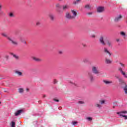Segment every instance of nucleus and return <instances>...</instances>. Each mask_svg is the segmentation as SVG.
Returning <instances> with one entry per match:
<instances>
[{"label": "nucleus", "mask_w": 127, "mask_h": 127, "mask_svg": "<svg viewBox=\"0 0 127 127\" xmlns=\"http://www.w3.org/2000/svg\"><path fill=\"white\" fill-rule=\"evenodd\" d=\"M100 103H101V104H105V100H101V101H100Z\"/></svg>", "instance_id": "35"}, {"label": "nucleus", "mask_w": 127, "mask_h": 127, "mask_svg": "<svg viewBox=\"0 0 127 127\" xmlns=\"http://www.w3.org/2000/svg\"><path fill=\"white\" fill-rule=\"evenodd\" d=\"M119 71H120L121 72V73L122 75H123L124 78H125V79H127V73H126V72H125L123 71V69H122V68H119Z\"/></svg>", "instance_id": "5"}, {"label": "nucleus", "mask_w": 127, "mask_h": 127, "mask_svg": "<svg viewBox=\"0 0 127 127\" xmlns=\"http://www.w3.org/2000/svg\"><path fill=\"white\" fill-rule=\"evenodd\" d=\"M8 40H9V41H11V43H12L13 45H15L16 46L18 45L17 41H14L10 37H8Z\"/></svg>", "instance_id": "3"}, {"label": "nucleus", "mask_w": 127, "mask_h": 127, "mask_svg": "<svg viewBox=\"0 0 127 127\" xmlns=\"http://www.w3.org/2000/svg\"><path fill=\"white\" fill-rule=\"evenodd\" d=\"M10 54L11 55H12V56H13V57H14V58H15L16 59H18V56H17V55H15L13 54V53H10Z\"/></svg>", "instance_id": "19"}, {"label": "nucleus", "mask_w": 127, "mask_h": 127, "mask_svg": "<svg viewBox=\"0 0 127 127\" xmlns=\"http://www.w3.org/2000/svg\"><path fill=\"white\" fill-rule=\"evenodd\" d=\"M1 35H2V36H3L4 37H6L7 39H8V37H10L7 36V34H6V33H2Z\"/></svg>", "instance_id": "20"}, {"label": "nucleus", "mask_w": 127, "mask_h": 127, "mask_svg": "<svg viewBox=\"0 0 127 127\" xmlns=\"http://www.w3.org/2000/svg\"><path fill=\"white\" fill-rule=\"evenodd\" d=\"M18 91L20 94H22V93H23V92H24V89H23V88H19L18 89Z\"/></svg>", "instance_id": "13"}, {"label": "nucleus", "mask_w": 127, "mask_h": 127, "mask_svg": "<svg viewBox=\"0 0 127 127\" xmlns=\"http://www.w3.org/2000/svg\"><path fill=\"white\" fill-rule=\"evenodd\" d=\"M58 0L61 1V0Z\"/></svg>", "instance_id": "49"}, {"label": "nucleus", "mask_w": 127, "mask_h": 127, "mask_svg": "<svg viewBox=\"0 0 127 127\" xmlns=\"http://www.w3.org/2000/svg\"><path fill=\"white\" fill-rule=\"evenodd\" d=\"M104 52L106 53H108V54H109V56H111V53H110V52L108 50V49L106 48H104Z\"/></svg>", "instance_id": "18"}, {"label": "nucleus", "mask_w": 127, "mask_h": 127, "mask_svg": "<svg viewBox=\"0 0 127 127\" xmlns=\"http://www.w3.org/2000/svg\"><path fill=\"white\" fill-rule=\"evenodd\" d=\"M120 34H121V35H122V36H125L126 35V34H125V32H121L120 33Z\"/></svg>", "instance_id": "29"}, {"label": "nucleus", "mask_w": 127, "mask_h": 127, "mask_svg": "<svg viewBox=\"0 0 127 127\" xmlns=\"http://www.w3.org/2000/svg\"><path fill=\"white\" fill-rule=\"evenodd\" d=\"M23 43H25V44L26 43V42L25 41H23Z\"/></svg>", "instance_id": "45"}, {"label": "nucleus", "mask_w": 127, "mask_h": 127, "mask_svg": "<svg viewBox=\"0 0 127 127\" xmlns=\"http://www.w3.org/2000/svg\"><path fill=\"white\" fill-rule=\"evenodd\" d=\"M78 103H79V104H84V101H79V102H78Z\"/></svg>", "instance_id": "34"}, {"label": "nucleus", "mask_w": 127, "mask_h": 127, "mask_svg": "<svg viewBox=\"0 0 127 127\" xmlns=\"http://www.w3.org/2000/svg\"><path fill=\"white\" fill-rule=\"evenodd\" d=\"M107 44L109 46H111V45H112V42L111 41H107Z\"/></svg>", "instance_id": "25"}, {"label": "nucleus", "mask_w": 127, "mask_h": 127, "mask_svg": "<svg viewBox=\"0 0 127 127\" xmlns=\"http://www.w3.org/2000/svg\"><path fill=\"white\" fill-rule=\"evenodd\" d=\"M119 82L120 83H123L125 84V86L123 87V90L124 91V93L127 95V83H125V82L123 81L122 80L120 79Z\"/></svg>", "instance_id": "2"}, {"label": "nucleus", "mask_w": 127, "mask_h": 127, "mask_svg": "<svg viewBox=\"0 0 127 127\" xmlns=\"http://www.w3.org/2000/svg\"><path fill=\"white\" fill-rule=\"evenodd\" d=\"M46 97V95H45L44 94L43 95V98H45Z\"/></svg>", "instance_id": "43"}, {"label": "nucleus", "mask_w": 127, "mask_h": 127, "mask_svg": "<svg viewBox=\"0 0 127 127\" xmlns=\"http://www.w3.org/2000/svg\"><path fill=\"white\" fill-rule=\"evenodd\" d=\"M106 63L109 64L110 63H112V60L108 59H106Z\"/></svg>", "instance_id": "21"}, {"label": "nucleus", "mask_w": 127, "mask_h": 127, "mask_svg": "<svg viewBox=\"0 0 127 127\" xmlns=\"http://www.w3.org/2000/svg\"><path fill=\"white\" fill-rule=\"evenodd\" d=\"M66 18H68V19H73L74 18H73V16L71 15V14L70 13H67L66 14Z\"/></svg>", "instance_id": "7"}, {"label": "nucleus", "mask_w": 127, "mask_h": 127, "mask_svg": "<svg viewBox=\"0 0 127 127\" xmlns=\"http://www.w3.org/2000/svg\"><path fill=\"white\" fill-rule=\"evenodd\" d=\"M71 13L72 15V17L73 18H76V16H77V10H71Z\"/></svg>", "instance_id": "6"}, {"label": "nucleus", "mask_w": 127, "mask_h": 127, "mask_svg": "<svg viewBox=\"0 0 127 127\" xmlns=\"http://www.w3.org/2000/svg\"><path fill=\"white\" fill-rule=\"evenodd\" d=\"M84 62H86V60H84Z\"/></svg>", "instance_id": "47"}, {"label": "nucleus", "mask_w": 127, "mask_h": 127, "mask_svg": "<svg viewBox=\"0 0 127 127\" xmlns=\"http://www.w3.org/2000/svg\"><path fill=\"white\" fill-rule=\"evenodd\" d=\"M69 5H64L62 6V8L63 10H67V9H69Z\"/></svg>", "instance_id": "11"}, {"label": "nucleus", "mask_w": 127, "mask_h": 127, "mask_svg": "<svg viewBox=\"0 0 127 127\" xmlns=\"http://www.w3.org/2000/svg\"><path fill=\"white\" fill-rule=\"evenodd\" d=\"M80 2V0H76V1L73 2L74 4H78Z\"/></svg>", "instance_id": "24"}, {"label": "nucleus", "mask_w": 127, "mask_h": 127, "mask_svg": "<svg viewBox=\"0 0 127 127\" xmlns=\"http://www.w3.org/2000/svg\"><path fill=\"white\" fill-rule=\"evenodd\" d=\"M59 54H61V53H62V51H59Z\"/></svg>", "instance_id": "41"}, {"label": "nucleus", "mask_w": 127, "mask_h": 127, "mask_svg": "<svg viewBox=\"0 0 127 127\" xmlns=\"http://www.w3.org/2000/svg\"><path fill=\"white\" fill-rule=\"evenodd\" d=\"M0 104H1V102H0Z\"/></svg>", "instance_id": "50"}, {"label": "nucleus", "mask_w": 127, "mask_h": 127, "mask_svg": "<svg viewBox=\"0 0 127 127\" xmlns=\"http://www.w3.org/2000/svg\"><path fill=\"white\" fill-rule=\"evenodd\" d=\"M6 58H8V56H6Z\"/></svg>", "instance_id": "46"}, {"label": "nucleus", "mask_w": 127, "mask_h": 127, "mask_svg": "<svg viewBox=\"0 0 127 127\" xmlns=\"http://www.w3.org/2000/svg\"><path fill=\"white\" fill-rule=\"evenodd\" d=\"M11 127H15V123L13 121L11 122Z\"/></svg>", "instance_id": "23"}, {"label": "nucleus", "mask_w": 127, "mask_h": 127, "mask_svg": "<svg viewBox=\"0 0 127 127\" xmlns=\"http://www.w3.org/2000/svg\"><path fill=\"white\" fill-rule=\"evenodd\" d=\"M2 6L0 5V9H1Z\"/></svg>", "instance_id": "44"}, {"label": "nucleus", "mask_w": 127, "mask_h": 127, "mask_svg": "<svg viewBox=\"0 0 127 127\" xmlns=\"http://www.w3.org/2000/svg\"><path fill=\"white\" fill-rule=\"evenodd\" d=\"M9 16H10V17H13V16H14L13 14L12 13H10L9 14Z\"/></svg>", "instance_id": "30"}, {"label": "nucleus", "mask_w": 127, "mask_h": 127, "mask_svg": "<svg viewBox=\"0 0 127 127\" xmlns=\"http://www.w3.org/2000/svg\"><path fill=\"white\" fill-rule=\"evenodd\" d=\"M83 46H84V47L86 46L85 44H82Z\"/></svg>", "instance_id": "42"}, {"label": "nucleus", "mask_w": 127, "mask_h": 127, "mask_svg": "<svg viewBox=\"0 0 127 127\" xmlns=\"http://www.w3.org/2000/svg\"><path fill=\"white\" fill-rule=\"evenodd\" d=\"M77 124H78V122H77V121H73L72 122V125H76Z\"/></svg>", "instance_id": "31"}, {"label": "nucleus", "mask_w": 127, "mask_h": 127, "mask_svg": "<svg viewBox=\"0 0 127 127\" xmlns=\"http://www.w3.org/2000/svg\"><path fill=\"white\" fill-rule=\"evenodd\" d=\"M26 90H27V91H28V88H27V89H26Z\"/></svg>", "instance_id": "48"}, {"label": "nucleus", "mask_w": 127, "mask_h": 127, "mask_svg": "<svg viewBox=\"0 0 127 127\" xmlns=\"http://www.w3.org/2000/svg\"><path fill=\"white\" fill-rule=\"evenodd\" d=\"M90 81H91V82H93V81H94V77H93V76H90Z\"/></svg>", "instance_id": "26"}, {"label": "nucleus", "mask_w": 127, "mask_h": 127, "mask_svg": "<svg viewBox=\"0 0 127 127\" xmlns=\"http://www.w3.org/2000/svg\"><path fill=\"white\" fill-rule=\"evenodd\" d=\"M96 107H97V108H101V105H100L99 104H97Z\"/></svg>", "instance_id": "37"}, {"label": "nucleus", "mask_w": 127, "mask_h": 127, "mask_svg": "<svg viewBox=\"0 0 127 127\" xmlns=\"http://www.w3.org/2000/svg\"><path fill=\"white\" fill-rule=\"evenodd\" d=\"M104 38H105V36H101L100 38V42L101 44H103V45H105L106 44L104 41Z\"/></svg>", "instance_id": "9"}, {"label": "nucleus", "mask_w": 127, "mask_h": 127, "mask_svg": "<svg viewBox=\"0 0 127 127\" xmlns=\"http://www.w3.org/2000/svg\"><path fill=\"white\" fill-rule=\"evenodd\" d=\"M71 84H72V85H74V86H77V84L75 83H73V82H70Z\"/></svg>", "instance_id": "39"}, {"label": "nucleus", "mask_w": 127, "mask_h": 127, "mask_svg": "<svg viewBox=\"0 0 127 127\" xmlns=\"http://www.w3.org/2000/svg\"><path fill=\"white\" fill-rule=\"evenodd\" d=\"M21 113H22V110H18L15 112V116H19V115H20Z\"/></svg>", "instance_id": "14"}, {"label": "nucleus", "mask_w": 127, "mask_h": 127, "mask_svg": "<svg viewBox=\"0 0 127 127\" xmlns=\"http://www.w3.org/2000/svg\"><path fill=\"white\" fill-rule=\"evenodd\" d=\"M86 120H88V121H92V117H87Z\"/></svg>", "instance_id": "28"}, {"label": "nucleus", "mask_w": 127, "mask_h": 127, "mask_svg": "<svg viewBox=\"0 0 127 127\" xmlns=\"http://www.w3.org/2000/svg\"><path fill=\"white\" fill-rule=\"evenodd\" d=\"M105 10V8L104 7H99L97 8L98 12H103Z\"/></svg>", "instance_id": "8"}, {"label": "nucleus", "mask_w": 127, "mask_h": 127, "mask_svg": "<svg viewBox=\"0 0 127 127\" xmlns=\"http://www.w3.org/2000/svg\"><path fill=\"white\" fill-rule=\"evenodd\" d=\"M127 110H122L117 112V114L118 115L120 118H124V120H127Z\"/></svg>", "instance_id": "1"}, {"label": "nucleus", "mask_w": 127, "mask_h": 127, "mask_svg": "<svg viewBox=\"0 0 127 127\" xmlns=\"http://www.w3.org/2000/svg\"><path fill=\"white\" fill-rule=\"evenodd\" d=\"M85 7L86 9H88V10L92 9V6H91V5L89 4L85 5Z\"/></svg>", "instance_id": "17"}, {"label": "nucleus", "mask_w": 127, "mask_h": 127, "mask_svg": "<svg viewBox=\"0 0 127 127\" xmlns=\"http://www.w3.org/2000/svg\"><path fill=\"white\" fill-rule=\"evenodd\" d=\"M32 58L33 60H35V61H37V62L41 61V60L37 57H33Z\"/></svg>", "instance_id": "15"}, {"label": "nucleus", "mask_w": 127, "mask_h": 127, "mask_svg": "<svg viewBox=\"0 0 127 127\" xmlns=\"http://www.w3.org/2000/svg\"><path fill=\"white\" fill-rule=\"evenodd\" d=\"M53 101H54L55 102H59V100L58 99H56L55 98L53 99Z\"/></svg>", "instance_id": "36"}, {"label": "nucleus", "mask_w": 127, "mask_h": 127, "mask_svg": "<svg viewBox=\"0 0 127 127\" xmlns=\"http://www.w3.org/2000/svg\"><path fill=\"white\" fill-rule=\"evenodd\" d=\"M49 16L51 20H53L54 17L53 16V15L52 14H49Z\"/></svg>", "instance_id": "22"}, {"label": "nucleus", "mask_w": 127, "mask_h": 127, "mask_svg": "<svg viewBox=\"0 0 127 127\" xmlns=\"http://www.w3.org/2000/svg\"><path fill=\"white\" fill-rule=\"evenodd\" d=\"M103 82L104 83L106 84V85H109V84H112L113 83L112 81H107V80H104Z\"/></svg>", "instance_id": "16"}, {"label": "nucleus", "mask_w": 127, "mask_h": 127, "mask_svg": "<svg viewBox=\"0 0 127 127\" xmlns=\"http://www.w3.org/2000/svg\"><path fill=\"white\" fill-rule=\"evenodd\" d=\"M98 66H93L92 67V72L94 74H99V70H98Z\"/></svg>", "instance_id": "4"}, {"label": "nucleus", "mask_w": 127, "mask_h": 127, "mask_svg": "<svg viewBox=\"0 0 127 127\" xmlns=\"http://www.w3.org/2000/svg\"><path fill=\"white\" fill-rule=\"evenodd\" d=\"M121 18H122V15H119L117 17H115L114 21H115V22H118V21H119Z\"/></svg>", "instance_id": "10"}, {"label": "nucleus", "mask_w": 127, "mask_h": 127, "mask_svg": "<svg viewBox=\"0 0 127 127\" xmlns=\"http://www.w3.org/2000/svg\"><path fill=\"white\" fill-rule=\"evenodd\" d=\"M36 25H37V26L40 25V21H37L36 23Z\"/></svg>", "instance_id": "27"}, {"label": "nucleus", "mask_w": 127, "mask_h": 127, "mask_svg": "<svg viewBox=\"0 0 127 127\" xmlns=\"http://www.w3.org/2000/svg\"><path fill=\"white\" fill-rule=\"evenodd\" d=\"M91 37L94 38L96 37V36L95 35H92Z\"/></svg>", "instance_id": "40"}, {"label": "nucleus", "mask_w": 127, "mask_h": 127, "mask_svg": "<svg viewBox=\"0 0 127 127\" xmlns=\"http://www.w3.org/2000/svg\"><path fill=\"white\" fill-rule=\"evenodd\" d=\"M56 7H57L58 8H60V5H59V4H57L56 5Z\"/></svg>", "instance_id": "33"}, {"label": "nucleus", "mask_w": 127, "mask_h": 127, "mask_svg": "<svg viewBox=\"0 0 127 127\" xmlns=\"http://www.w3.org/2000/svg\"><path fill=\"white\" fill-rule=\"evenodd\" d=\"M120 64L121 66H122L123 68H125V64H124L120 63Z\"/></svg>", "instance_id": "32"}, {"label": "nucleus", "mask_w": 127, "mask_h": 127, "mask_svg": "<svg viewBox=\"0 0 127 127\" xmlns=\"http://www.w3.org/2000/svg\"><path fill=\"white\" fill-rule=\"evenodd\" d=\"M53 83L54 84H56L57 83V80H56V79L54 80Z\"/></svg>", "instance_id": "38"}, {"label": "nucleus", "mask_w": 127, "mask_h": 127, "mask_svg": "<svg viewBox=\"0 0 127 127\" xmlns=\"http://www.w3.org/2000/svg\"><path fill=\"white\" fill-rule=\"evenodd\" d=\"M15 74H17L18 76H22V72L19 71V70H15Z\"/></svg>", "instance_id": "12"}]
</instances>
